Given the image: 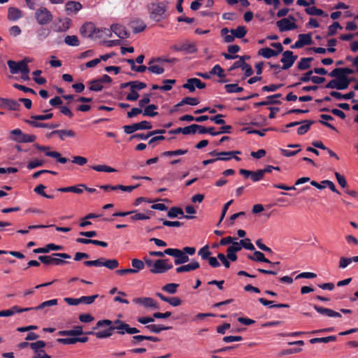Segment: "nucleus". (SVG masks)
Returning a JSON list of instances; mask_svg holds the SVG:
<instances>
[{
	"instance_id": "obj_25",
	"label": "nucleus",
	"mask_w": 358,
	"mask_h": 358,
	"mask_svg": "<svg viewBox=\"0 0 358 358\" xmlns=\"http://www.w3.org/2000/svg\"><path fill=\"white\" fill-rule=\"evenodd\" d=\"M25 122L36 128H48V129H55L56 127H58L59 126V124H49V123H43V122H38L36 121H32L29 120H25Z\"/></svg>"
},
{
	"instance_id": "obj_36",
	"label": "nucleus",
	"mask_w": 358,
	"mask_h": 358,
	"mask_svg": "<svg viewBox=\"0 0 358 358\" xmlns=\"http://www.w3.org/2000/svg\"><path fill=\"white\" fill-rule=\"evenodd\" d=\"M247 29L244 26H238L236 29H231L230 30L231 34H232L235 38H242L247 34Z\"/></svg>"
},
{
	"instance_id": "obj_34",
	"label": "nucleus",
	"mask_w": 358,
	"mask_h": 358,
	"mask_svg": "<svg viewBox=\"0 0 358 358\" xmlns=\"http://www.w3.org/2000/svg\"><path fill=\"white\" fill-rule=\"evenodd\" d=\"M313 60V57H303L297 64V68L301 70H306L310 67V62Z\"/></svg>"
},
{
	"instance_id": "obj_19",
	"label": "nucleus",
	"mask_w": 358,
	"mask_h": 358,
	"mask_svg": "<svg viewBox=\"0 0 358 358\" xmlns=\"http://www.w3.org/2000/svg\"><path fill=\"white\" fill-rule=\"evenodd\" d=\"M311 185L315 187L316 188L319 189H322L325 187H329L332 192H336L337 194H340V192L337 190L336 188L335 185L333 182L329 180H322L320 183H318L317 182L313 180L310 182Z\"/></svg>"
},
{
	"instance_id": "obj_31",
	"label": "nucleus",
	"mask_w": 358,
	"mask_h": 358,
	"mask_svg": "<svg viewBox=\"0 0 358 358\" xmlns=\"http://www.w3.org/2000/svg\"><path fill=\"white\" fill-rule=\"evenodd\" d=\"M330 96L332 97H334L338 100H341V99L350 100L355 96V92L353 91H351L345 94H342L341 93H340L338 92L331 91L330 92Z\"/></svg>"
},
{
	"instance_id": "obj_48",
	"label": "nucleus",
	"mask_w": 358,
	"mask_h": 358,
	"mask_svg": "<svg viewBox=\"0 0 358 358\" xmlns=\"http://www.w3.org/2000/svg\"><path fill=\"white\" fill-rule=\"evenodd\" d=\"M229 32H230V30L227 27L221 29V35L223 36L225 43H231L234 41L235 36L232 34H229Z\"/></svg>"
},
{
	"instance_id": "obj_4",
	"label": "nucleus",
	"mask_w": 358,
	"mask_h": 358,
	"mask_svg": "<svg viewBox=\"0 0 358 358\" xmlns=\"http://www.w3.org/2000/svg\"><path fill=\"white\" fill-rule=\"evenodd\" d=\"M62 258L70 259L71 256L66 253H54L51 256H39L38 257V260L45 265L54 264L59 266L68 263Z\"/></svg>"
},
{
	"instance_id": "obj_44",
	"label": "nucleus",
	"mask_w": 358,
	"mask_h": 358,
	"mask_svg": "<svg viewBox=\"0 0 358 358\" xmlns=\"http://www.w3.org/2000/svg\"><path fill=\"white\" fill-rule=\"evenodd\" d=\"M89 84L90 85L89 89L91 91L100 92L103 87L99 79L92 80L89 82Z\"/></svg>"
},
{
	"instance_id": "obj_39",
	"label": "nucleus",
	"mask_w": 358,
	"mask_h": 358,
	"mask_svg": "<svg viewBox=\"0 0 358 358\" xmlns=\"http://www.w3.org/2000/svg\"><path fill=\"white\" fill-rule=\"evenodd\" d=\"M258 55L262 56L266 59H269L272 57L277 56L274 50L269 48H262L258 51Z\"/></svg>"
},
{
	"instance_id": "obj_24",
	"label": "nucleus",
	"mask_w": 358,
	"mask_h": 358,
	"mask_svg": "<svg viewBox=\"0 0 358 358\" xmlns=\"http://www.w3.org/2000/svg\"><path fill=\"white\" fill-rule=\"evenodd\" d=\"M63 247L62 245H55L54 243L47 244L45 247L36 248L33 252L36 254L48 253L50 250H61Z\"/></svg>"
},
{
	"instance_id": "obj_53",
	"label": "nucleus",
	"mask_w": 358,
	"mask_h": 358,
	"mask_svg": "<svg viewBox=\"0 0 358 358\" xmlns=\"http://www.w3.org/2000/svg\"><path fill=\"white\" fill-rule=\"evenodd\" d=\"M211 254V252L209 250V247L207 245L201 248L198 252V255L201 256V259L203 260H207L210 257Z\"/></svg>"
},
{
	"instance_id": "obj_38",
	"label": "nucleus",
	"mask_w": 358,
	"mask_h": 358,
	"mask_svg": "<svg viewBox=\"0 0 358 358\" xmlns=\"http://www.w3.org/2000/svg\"><path fill=\"white\" fill-rule=\"evenodd\" d=\"M336 336H329L327 337H322V338H313L310 340V343L312 344L317 343H327L329 342H334L336 341Z\"/></svg>"
},
{
	"instance_id": "obj_3",
	"label": "nucleus",
	"mask_w": 358,
	"mask_h": 358,
	"mask_svg": "<svg viewBox=\"0 0 358 358\" xmlns=\"http://www.w3.org/2000/svg\"><path fill=\"white\" fill-rule=\"evenodd\" d=\"M32 59L25 57L22 60L16 62L13 60H8L7 64L10 69V71L13 74H16L20 72L22 74H27L29 73L28 64L32 62Z\"/></svg>"
},
{
	"instance_id": "obj_50",
	"label": "nucleus",
	"mask_w": 358,
	"mask_h": 358,
	"mask_svg": "<svg viewBox=\"0 0 358 358\" xmlns=\"http://www.w3.org/2000/svg\"><path fill=\"white\" fill-rule=\"evenodd\" d=\"M298 38L303 46L313 43V40L310 34H301L299 35Z\"/></svg>"
},
{
	"instance_id": "obj_42",
	"label": "nucleus",
	"mask_w": 358,
	"mask_h": 358,
	"mask_svg": "<svg viewBox=\"0 0 358 358\" xmlns=\"http://www.w3.org/2000/svg\"><path fill=\"white\" fill-rule=\"evenodd\" d=\"M313 73V70H310L308 71V72H306V73H304L301 78H300V82L299 83H296L295 84H293L290 86V87H296L298 85H299L301 83H308L309 81H312V78H313V76H312V74Z\"/></svg>"
},
{
	"instance_id": "obj_52",
	"label": "nucleus",
	"mask_w": 358,
	"mask_h": 358,
	"mask_svg": "<svg viewBox=\"0 0 358 358\" xmlns=\"http://www.w3.org/2000/svg\"><path fill=\"white\" fill-rule=\"evenodd\" d=\"M188 150H171V151H165L164 152L162 155L164 157H173V156H178V155H182L186 153H187Z\"/></svg>"
},
{
	"instance_id": "obj_20",
	"label": "nucleus",
	"mask_w": 358,
	"mask_h": 358,
	"mask_svg": "<svg viewBox=\"0 0 358 358\" xmlns=\"http://www.w3.org/2000/svg\"><path fill=\"white\" fill-rule=\"evenodd\" d=\"M240 154H241V152L238 150H234V151H229V152H217L215 150H213V151L209 152V155L211 156H215L216 157H231V159L232 158H234L238 162L241 161V158L236 156V155H240Z\"/></svg>"
},
{
	"instance_id": "obj_32",
	"label": "nucleus",
	"mask_w": 358,
	"mask_h": 358,
	"mask_svg": "<svg viewBox=\"0 0 358 358\" xmlns=\"http://www.w3.org/2000/svg\"><path fill=\"white\" fill-rule=\"evenodd\" d=\"M145 328L152 333L159 334L162 331L171 329V327H166L161 324H148Z\"/></svg>"
},
{
	"instance_id": "obj_13",
	"label": "nucleus",
	"mask_w": 358,
	"mask_h": 358,
	"mask_svg": "<svg viewBox=\"0 0 358 358\" xmlns=\"http://www.w3.org/2000/svg\"><path fill=\"white\" fill-rule=\"evenodd\" d=\"M71 20L69 17L58 18L54 22V31L57 32H64L70 28Z\"/></svg>"
},
{
	"instance_id": "obj_37",
	"label": "nucleus",
	"mask_w": 358,
	"mask_h": 358,
	"mask_svg": "<svg viewBox=\"0 0 358 358\" xmlns=\"http://www.w3.org/2000/svg\"><path fill=\"white\" fill-rule=\"evenodd\" d=\"M57 135L62 141H64L66 137H75L76 133L72 129H58L57 130Z\"/></svg>"
},
{
	"instance_id": "obj_12",
	"label": "nucleus",
	"mask_w": 358,
	"mask_h": 358,
	"mask_svg": "<svg viewBox=\"0 0 358 358\" xmlns=\"http://www.w3.org/2000/svg\"><path fill=\"white\" fill-rule=\"evenodd\" d=\"M133 302L136 304H141L144 308H150L152 309H159V303L151 297H138L133 299Z\"/></svg>"
},
{
	"instance_id": "obj_54",
	"label": "nucleus",
	"mask_w": 358,
	"mask_h": 358,
	"mask_svg": "<svg viewBox=\"0 0 358 358\" xmlns=\"http://www.w3.org/2000/svg\"><path fill=\"white\" fill-rule=\"evenodd\" d=\"M210 73L211 75H217L219 78H224L225 74L223 69L219 64L215 65L210 70Z\"/></svg>"
},
{
	"instance_id": "obj_9",
	"label": "nucleus",
	"mask_w": 358,
	"mask_h": 358,
	"mask_svg": "<svg viewBox=\"0 0 358 358\" xmlns=\"http://www.w3.org/2000/svg\"><path fill=\"white\" fill-rule=\"evenodd\" d=\"M152 128V124L146 120L140 122L134 123L131 125H124L123 127L124 131L127 134H131L137 130L151 129Z\"/></svg>"
},
{
	"instance_id": "obj_41",
	"label": "nucleus",
	"mask_w": 358,
	"mask_h": 358,
	"mask_svg": "<svg viewBox=\"0 0 358 358\" xmlns=\"http://www.w3.org/2000/svg\"><path fill=\"white\" fill-rule=\"evenodd\" d=\"M320 117L322 120H326V121H323V120H320L319 121L322 125L329 128L331 130L337 131L336 128L333 124H330V123L327 122V121H329V120H333L334 117L332 116H331L329 115L322 114L320 115Z\"/></svg>"
},
{
	"instance_id": "obj_8",
	"label": "nucleus",
	"mask_w": 358,
	"mask_h": 358,
	"mask_svg": "<svg viewBox=\"0 0 358 358\" xmlns=\"http://www.w3.org/2000/svg\"><path fill=\"white\" fill-rule=\"evenodd\" d=\"M35 17L38 23L41 25L47 24L52 20V13L45 7L37 9Z\"/></svg>"
},
{
	"instance_id": "obj_61",
	"label": "nucleus",
	"mask_w": 358,
	"mask_h": 358,
	"mask_svg": "<svg viewBox=\"0 0 358 358\" xmlns=\"http://www.w3.org/2000/svg\"><path fill=\"white\" fill-rule=\"evenodd\" d=\"M98 294H94L92 296H83L80 297V303L91 304L95 301L96 298H98Z\"/></svg>"
},
{
	"instance_id": "obj_11",
	"label": "nucleus",
	"mask_w": 358,
	"mask_h": 358,
	"mask_svg": "<svg viewBox=\"0 0 358 358\" xmlns=\"http://www.w3.org/2000/svg\"><path fill=\"white\" fill-rule=\"evenodd\" d=\"M296 59L297 56L294 55L292 51L286 50L283 52L282 57L280 59V62L283 64L282 69L287 70L292 67Z\"/></svg>"
},
{
	"instance_id": "obj_26",
	"label": "nucleus",
	"mask_w": 358,
	"mask_h": 358,
	"mask_svg": "<svg viewBox=\"0 0 358 358\" xmlns=\"http://www.w3.org/2000/svg\"><path fill=\"white\" fill-rule=\"evenodd\" d=\"M164 262L163 259H157L153 264V268H150V271L152 273H164L166 272Z\"/></svg>"
},
{
	"instance_id": "obj_40",
	"label": "nucleus",
	"mask_w": 358,
	"mask_h": 358,
	"mask_svg": "<svg viewBox=\"0 0 358 358\" xmlns=\"http://www.w3.org/2000/svg\"><path fill=\"white\" fill-rule=\"evenodd\" d=\"M57 191L60 192H73L76 194H81L83 192V188L81 187H79V185L76 186H70V187H60L57 189Z\"/></svg>"
},
{
	"instance_id": "obj_5",
	"label": "nucleus",
	"mask_w": 358,
	"mask_h": 358,
	"mask_svg": "<svg viewBox=\"0 0 358 358\" xmlns=\"http://www.w3.org/2000/svg\"><path fill=\"white\" fill-rule=\"evenodd\" d=\"M86 266H105L108 269L113 270L118 267L119 262L115 259H105L99 258L96 260L85 261L83 262Z\"/></svg>"
},
{
	"instance_id": "obj_51",
	"label": "nucleus",
	"mask_w": 358,
	"mask_h": 358,
	"mask_svg": "<svg viewBox=\"0 0 358 358\" xmlns=\"http://www.w3.org/2000/svg\"><path fill=\"white\" fill-rule=\"evenodd\" d=\"M179 285L176 283H168L162 287V289L169 294H173L176 293Z\"/></svg>"
},
{
	"instance_id": "obj_45",
	"label": "nucleus",
	"mask_w": 358,
	"mask_h": 358,
	"mask_svg": "<svg viewBox=\"0 0 358 358\" xmlns=\"http://www.w3.org/2000/svg\"><path fill=\"white\" fill-rule=\"evenodd\" d=\"M64 43L69 46H78L80 45L78 38L76 35L66 36L64 38Z\"/></svg>"
},
{
	"instance_id": "obj_62",
	"label": "nucleus",
	"mask_w": 358,
	"mask_h": 358,
	"mask_svg": "<svg viewBox=\"0 0 358 358\" xmlns=\"http://www.w3.org/2000/svg\"><path fill=\"white\" fill-rule=\"evenodd\" d=\"M185 271L190 272L200 267V264L197 261L192 260L190 263L185 264Z\"/></svg>"
},
{
	"instance_id": "obj_29",
	"label": "nucleus",
	"mask_w": 358,
	"mask_h": 358,
	"mask_svg": "<svg viewBox=\"0 0 358 358\" xmlns=\"http://www.w3.org/2000/svg\"><path fill=\"white\" fill-rule=\"evenodd\" d=\"M248 258L255 262L271 263V261L265 257L264 255L259 251L255 250L252 255H248Z\"/></svg>"
},
{
	"instance_id": "obj_2",
	"label": "nucleus",
	"mask_w": 358,
	"mask_h": 358,
	"mask_svg": "<svg viewBox=\"0 0 358 358\" xmlns=\"http://www.w3.org/2000/svg\"><path fill=\"white\" fill-rule=\"evenodd\" d=\"M146 8L150 20L155 22H159L166 17L167 3L165 1L148 3Z\"/></svg>"
},
{
	"instance_id": "obj_10",
	"label": "nucleus",
	"mask_w": 358,
	"mask_h": 358,
	"mask_svg": "<svg viewBox=\"0 0 358 358\" xmlns=\"http://www.w3.org/2000/svg\"><path fill=\"white\" fill-rule=\"evenodd\" d=\"M289 20L294 21L295 18L292 15H289L288 18H282L277 22V27L281 32L294 30L297 28V25L294 22H290Z\"/></svg>"
},
{
	"instance_id": "obj_58",
	"label": "nucleus",
	"mask_w": 358,
	"mask_h": 358,
	"mask_svg": "<svg viewBox=\"0 0 358 358\" xmlns=\"http://www.w3.org/2000/svg\"><path fill=\"white\" fill-rule=\"evenodd\" d=\"M57 304V299H51V300H48V301L41 303L38 306L34 307V310H41V309H43L48 306H55Z\"/></svg>"
},
{
	"instance_id": "obj_63",
	"label": "nucleus",
	"mask_w": 358,
	"mask_h": 358,
	"mask_svg": "<svg viewBox=\"0 0 358 358\" xmlns=\"http://www.w3.org/2000/svg\"><path fill=\"white\" fill-rule=\"evenodd\" d=\"M77 337L73 336L65 338H57V342L64 345H73L77 343Z\"/></svg>"
},
{
	"instance_id": "obj_6",
	"label": "nucleus",
	"mask_w": 358,
	"mask_h": 358,
	"mask_svg": "<svg viewBox=\"0 0 358 358\" xmlns=\"http://www.w3.org/2000/svg\"><path fill=\"white\" fill-rule=\"evenodd\" d=\"M103 32L107 34L110 30L106 28L99 29L96 28L93 22H85L80 29V34L84 37H92L96 34Z\"/></svg>"
},
{
	"instance_id": "obj_56",
	"label": "nucleus",
	"mask_w": 358,
	"mask_h": 358,
	"mask_svg": "<svg viewBox=\"0 0 358 358\" xmlns=\"http://www.w3.org/2000/svg\"><path fill=\"white\" fill-rule=\"evenodd\" d=\"M342 29L343 27L341 26L338 22H334L328 28L327 36H332L336 34L337 29Z\"/></svg>"
},
{
	"instance_id": "obj_14",
	"label": "nucleus",
	"mask_w": 358,
	"mask_h": 358,
	"mask_svg": "<svg viewBox=\"0 0 358 358\" xmlns=\"http://www.w3.org/2000/svg\"><path fill=\"white\" fill-rule=\"evenodd\" d=\"M171 50L179 52H184L187 54L194 53L197 51L196 45L194 43L186 42L181 45H173L171 48Z\"/></svg>"
},
{
	"instance_id": "obj_47",
	"label": "nucleus",
	"mask_w": 358,
	"mask_h": 358,
	"mask_svg": "<svg viewBox=\"0 0 358 358\" xmlns=\"http://www.w3.org/2000/svg\"><path fill=\"white\" fill-rule=\"evenodd\" d=\"M154 61H155V60L152 59L150 62V63H149L150 66L147 68L148 70L152 73H155L157 75L162 74L164 72V68H162V66H158V65H152V63Z\"/></svg>"
},
{
	"instance_id": "obj_43",
	"label": "nucleus",
	"mask_w": 358,
	"mask_h": 358,
	"mask_svg": "<svg viewBox=\"0 0 358 358\" xmlns=\"http://www.w3.org/2000/svg\"><path fill=\"white\" fill-rule=\"evenodd\" d=\"M305 11L308 15H310L327 16V14H324V12L322 9L317 8L315 6L308 7L305 9Z\"/></svg>"
},
{
	"instance_id": "obj_55",
	"label": "nucleus",
	"mask_w": 358,
	"mask_h": 358,
	"mask_svg": "<svg viewBox=\"0 0 358 358\" xmlns=\"http://www.w3.org/2000/svg\"><path fill=\"white\" fill-rule=\"evenodd\" d=\"M46 343L43 341H37L34 343H30V348L35 352V354L38 352L42 348H45Z\"/></svg>"
},
{
	"instance_id": "obj_23",
	"label": "nucleus",
	"mask_w": 358,
	"mask_h": 358,
	"mask_svg": "<svg viewBox=\"0 0 358 358\" xmlns=\"http://www.w3.org/2000/svg\"><path fill=\"white\" fill-rule=\"evenodd\" d=\"M129 25L134 34L142 32L146 28V24L141 19H136L135 20L131 21Z\"/></svg>"
},
{
	"instance_id": "obj_22",
	"label": "nucleus",
	"mask_w": 358,
	"mask_h": 358,
	"mask_svg": "<svg viewBox=\"0 0 358 358\" xmlns=\"http://www.w3.org/2000/svg\"><path fill=\"white\" fill-rule=\"evenodd\" d=\"M83 8L82 4L78 1H69L66 3L65 8L68 15L76 13Z\"/></svg>"
},
{
	"instance_id": "obj_33",
	"label": "nucleus",
	"mask_w": 358,
	"mask_h": 358,
	"mask_svg": "<svg viewBox=\"0 0 358 358\" xmlns=\"http://www.w3.org/2000/svg\"><path fill=\"white\" fill-rule=\"evenodd\" d=\"M199 103V101L197 98H193V97H185L182 99L178 103H177L174 107L176 108L182 106L185 104H189L191 106H196Z\"/></svg>"
},
{
	"instance_id": "obj_1",
	"label": "nucleus",
	"mask_w": 358,
	"mask_h": 358,
	"mask_svg": "<svg viewBox=\"0 0 358 358\" xmlns=\"http://www.w3.org/2000/svg\"><path fill=\"white\" fill-rule=\"evenodd\" d=\"M99 328H104V329H103L101 333H98L97 335L99 339H103L110 337L115 330H116L117 334L120 335L127 334L128 324L118 319L114 321L105 319L99 320L96 326L93 327V329L96 330Z\"/></svg>"
},
{
	"instance_id": "obj_64",
	"label": "nucleus",
	"mask_w": 358,
	"mask_h": 358,
	"mask_svg": "<svg viewBox=\"0 0 358 358\" xmlns=\"http://www.w3.org/2000/svg\"><path fill=\"white\" fill-rule=\"evenodd\" d=\"M351 82L352 79H350L348 76L340 78L339 84L341 90L347 89Z\"/></svg>"
},
{
	"instance_id": "obj_15",
	"label": "nucleus",
	"mask_w": 358,
	"mask_h": 358,
	"mask_svg": "<svg viewBox=\"0 0 358 358\" xmlns=\"http://www.w3.org/2000/svg\"><path fill=\"white\" fill-rule=\"evenodd\" d=\"M0 108L10 110H18L20 104L16 100L0 97Z\"/></svg>"
},
{
	"instance_id": "obj_59",
	"label": "nucleus",
	"mask_w": 358,
	"mask_h": 358,
	"mask_svg": "<svg viewBox=\"0 0 358 358\" xmlns=\"http://www.w3.org/2000/svg\"><path fill=\"white\" fill-rule=\"evenodd\" d=\"M52 117H53V113H46L45 115H31V118L32 120H34L33 121L38 122V121H43V120H50Z\"/></svg>"
},
{
	"instance_id": "obj_57",
	"label": "nucleus",
	"mask_w": 358,
	"mask_h": 358,
	"mask_svg": "<svg viewBox=\"0 0 358 358\" xmlns=\"http://www.w3.org/2000/svg\"><path fill=\"white\" fill-rule=\"evenodd\" d=\"M131 266H133V269L136 271V273H138L144 268L145 264L143 261L138 259H133L131 260Z\"/></svg>"
},
{
	"instance_id": "obj_28",
	"label": "nucleus",
	"mask_w": 358,
	"mask_h": 358,
	"mask_svg": "<svg viewBox=\"0 0 358 358\" xmlns=\"http://www.w3.org/2000/svg\"><path fill=\"white\" fill-rule=\"evenodd\" d=\"M300 122H301V124H303L301 125L297 129V134L299 135H303L308 131L311 125L313 124L315 122V121L310 120H306L300 121Z\"/></svg>"
},
{
	"instance_id": "obj_49",
	"label": "nucleus",
	"mask_w": 358,
	"mask_h": 358,
	"mask_svg": "<svg viewBox=\"0 0 358 358\" xmlns=\"http://www.w3.org/2000/svg\"><path fill=\"white\" fill-rule=\"evenodd\" d=\"M224 88L227 93H238L243 91V88L239 87L238 84H227Z\"/></svg>"
},
{
	"instance_id": "obj_27",
	"label": "nucleus",
	"mask_w": 358,
	"mask_h": 358,
	"mask_svg": "<svg viewBox=\"0 0 358 358\" xmlns=\"http://www.w3.org/2000/svg\"><path fill=\"white\" fill-rule=\"evenodd\" d=\"M22 17L20 9L15 7H10L8 9V19L10 21H16Z\"/></svg>"
},
{
	"instance_id": "obj_35",
	"label": "nucleus",
	"mask_w": 358,
	"mask_h": 358,
	"mask_svg": "<svg viewBox=\"0 0 358 358\" xmlns=\"http://www.w3.org/2000/svg\"><path fill=\"white\" fill-rule=\"evenodd\" d=\"M144 108H145L143 110V115L144 116L155 117L158 115L157 112H155V110L158 108V106L157 105L150 104Z\"/></svg>"
},
{
	"instance_id": "obj_7",
	"label": "nucleus",
	"mask_w": 358,
	"mask_h": 358,
	"mask_svg": "<svg viewBox=\"0 0 358 358\" xmlns=\"http://www.w3.org/2000/svg\"><path fill=\"white\" fill-rule=\"evenodd\" d=\"M164 253L167 255L173 257L174 264L176 265H181L189 262V259L188 255H185V252L180 249L178 248H167L164 250Z\"/></svg>"
},
{
	"instance_id": "obj_46",
	"label": "nucleus",
	"mask_w": 358,
	"mask_h": 358,
	"mask_svg": "<svg viewBox=\"0 0 358 358\" xmlns=\"http://www.w3.org/2000/svg\"><path fill=\"white\" fill-rule=\"evenodd\" d=\"M45 155L55 158L57 161L61 164H65L68 162V159L66 157H62L61 154L58 152H47Z\"/></svg>"
},
{
	"instance_id": "obj_21",
	"label": "nucleus",
	"mask_w": 358,
	"mask_h": 358,
	"mask_svg": "<svg viewBox=\"0 0 358 358\" xmlns=\"http://www.w3.org/2000/svg\"><path fill=\"white\" fill-rule=\"evenodd\" d=\"M58 335L62 336H76L84 334L83 327L81 326H75L70 330H62L58 331Z\"/></svg>"
},
{
	"instance_id": "obj_60",
	"label": "nucleus",
	"mask_w": 358,
	"mask_h": 358,
	"mask_svg": "<svg viewBox=\"0 0 358 358\" xmlns=\"http://www.w3.org/2000/svg\"><path fill=\"white\" fill-rule=\"evenodd\" d=\"M93 170L96 171H104L108 173L115 172V169L108 166L106 165H94L91 167Z\"/></svg>"
},
{
	"instance_id": "obj_18",
	"label": "nucleus",
	"mask_w": 358,
	"mask_h": 358,
	"mask_svg": "<svg viewBox=\"0 0 358 358\" xmlns=\"http://www.w3.org/2000/svg\"><path fill=\"white\" fill-rule=\"evenodd\" d=\"M313 308L318 313L321 314L322 315L329 317H341L340 313L330 308L319 306L317 305H314Z\"/></svg>"
},
{
	"instance_id": "obj_16",
	"label": "nucleus",
	"mask_w": 358,
	"mask_h": 358,
	"mask_svg": "<svg viewBox=\"0 0 358 358\" xmlns=\"http://www.w3.org/2000/svg\"><path fill=\"white\" fill-rule=\"evenodd\" d=\"M110 29L111 31L109 32V36H111V31H113L117 37L120 38H127L129 36V31L123 25L113 24L111 25Z\"/></svg>"
},
{
	"instance_id": "obj_30",
	"label": "nucleus",
	"mask_w": 358,
	"mask_h": 358,
	"mask_svg": "<svg viewBox=\"0 0 358 358\" xmlns=\"http://www.w3.org/2000/svg\"><path fill=\"white\" fill-rule=\"evenodd\" d=\"M36 136L33 134H26L22 133L21 137H13V140L17 143H33L36 141Z\"/></svg>"
},
{
	"instance_id": "obj_17",
	"label": "nucleus",
	"mask_w": 358,
	"mask_h": 358,
	"mask_svg": "<svg viewBox=\"0 0 358 358\" xmlns=\"http://www.w3.org/2000/svg\"><path fill=\"white\" fill-rule=\"evenodd\" d=\"M167 216L169 218H172V219L176 218V217L185 218L187 220L194 218V217L192 215H184V212H183L182 209L180 207H177V206L171 207L169 209V210L168 211Z\"/></svg>"
}]
</instances>
